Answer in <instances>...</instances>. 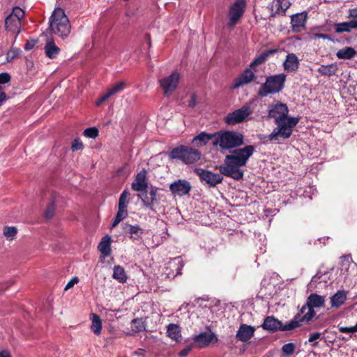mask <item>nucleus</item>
Instances as JSON below:
<instances>
[{"mask_svg":"<svg viewBox=\"0 0 357 357\" xmlns=\"http://www.w3.org/2000/svg\"><path fill=\"white\" fill-rule=\"evenodd\" d=\"M288 114L289 108L285 103L278 102L268 106V117L273 119L276 125L271 133L266 137L270 142L284 140L291 137L294 128L299 122V119Z\"/></svg>","mask_w":357,"mask_h":357,"instance_id":"obj_1","label":"nucleus"},{"mask_svg":"<svg viewBox=\"0 0 357 357\" xmlns=\"http://www.w3.org/2000/svg\"><path fill=\"white\" fill-rule=\"evenodd\" d=\"M10 75L8 73H0V87L2 84L8 83L10 81Z\"/></svg>","mask_w":357,"mask_h":357,"instance_id":"obj_47","label":"nucleus"},{"mask_svg":"<svg viewBox=\"0 0 357 357\" xmlns=\"http://www.w3.org/2000/svg\"><path fill=\"white\" fill-rule=\"evenodd\" d=\"M146 171L143 169L136 176L135 181L131 184V188L137 192H146L148 188L146 181Z\"/></svg>","mask_w":357,"mask_h":357,"instance_id":"obj_17","label":"nucleus"},{"mask_svg":"<svg viewBox=\"0 0 357 357\" xmlns=\"http://www.w3.org/2000/svg\"><path fill=\"white\" fill-rule=\"evenodd\" d=\"M347 298V292L344 290H338L331 297V305L332 308H338L342 306Z\"/></svg>","mask_w":357,"mask_h":357,"instance_id":"obj_21","label":"nucleus"},{"mask_svg":"<svg viewBox=\"0 0 357 357\" xmlns=\"http://www.w3.org/2000/svg\"><path fill=\"white\" fill-rule=\"evenodd\" d=\"M314 38H322V39H328L330 40H333L331 36L324 33H314Z\"/></svg>","mask_w":357,"mask_h":357,"instance_id":"obj_53","label":"nucleus"},{"mask_svg":"<svg viewBox=\"0 0 357 357\" xmlns=\"http://www.w3.org/2000/svg\"><path fill=\"white\" fill-rule=\"evenodd\" d=\"M324 303L325 298L324 296L317 294H311L307 297L305 305L301 307L299 313L296 315L299 316L298 321H299L300 325L310 322L316 314L314 308H320L324 305Z\"/></svg>","mask_w":357,"mask_h":357,"instance_id":"obj_5","label":"nucleus"},{"mask_svg":"<svg viewBox=\"0 0 357 357\" xmlns=\"http://www.w3.org/2000/svg\"><path fill=\"white\" fill-rule=\"evenodd\" d=\"M79 282V279L77 277H73L68 283L66 285L65 287V290H68L69 289H70L71 287H73L75 284H76L77 283H78Z\"/></svg>","mask_w":357,"mask_h":357,"instance_id":"obj_50","label":"nucleus"},{"mask_svg":"<svg viewBox=\"0 0 357 357\" xmlns=\"http://www.w3.org/2000/svg\"><path fill=\"white\" fill-rule=\"evenodd\" d=\"M246 6L245 0H236L229 6L227 26L233 28L242 17Z\"/></svg>","mask_w":357,"mask_h":357,"instance_id":"obj_9","label":"nucleus"},{"mask_svg":"<svg viewBox=\"0 0 357 357\" xmlns=\"http://www.w3.org/2000/svg\"><path fill=\"white\" fill-rule=\"evenodd\" d=\"M54 212V203H51L47 208L45 215L47 218H51Z\"/></svg>","mask_w":357,"mask_h":357,"instance_id":"obj_49","label":"nucleus"},{"mask_svg":"<svg viewBox=\"0 0 357 357\" xmlns=\"http://www.w3.org/2000/svg\"><path fill=\"white\" fill-rule=\"evenodd\" d=\"M195 172L199 176L202 181L205 182L209 187H215L223 180L220 174L213 173L202 168H195Z\"/></svg>","mask_w":357,"mask_h":357,"instance_id":"obj_12","label":"nucleus"},{"mask_svg":"<svg viewBox=\"0 0 357 357\" xmlns=\"http://www.w3.org/2000/svg\"><path fill=\"white\" fill-rule=\"evenodd\" d=\"M354 29L351 23L349 22H344L337 23L335 24V31L337 33H341L343 32H350L351 29Z\"/></svg>","mask_w":357,"mask_h":357,"instance_id":"obj_36","label":"nucleus"},{"mask_svg":"<svg viewBox=\"0 0 357 357\" xmlns=\"http://www.w3.org/2000/svg\"><path fill=\"white\" fill-rule=\"evenodd\" d=\"M3 235L8 240H13L17 233V229L15 227H5L3 231Z\"/></svg>","mask_w":357,"mask_h":357,"instance_id":"obj_40","label":"nucleus"},{"mask_svg":"<svg viewBox=\"0 0 357 357\" xmlns=\"http://www.w3.org/2000/svg\"><path fill=\"white\" fill-rule=\"evenodd\" d=\"M193 340L199 344L201 347H204L208 346L211 343L218 342V338L214 333L209 331L195 335Z\"/></svg>","mask_w":357,"mask_h":357,"instance_id":"obj_16","label":"nucleus"},{"mask_svg":"<svg viewBox=\"0 0 357 357\" xmlns=\"http://www.w3.org/2000/svg\"><path fill=\"white\" fill-rule=\"evenodd\" d=\"M8 97L3 91V87H0V107L6 102Z\"/></svg>","mask_w":357,"mask_h":357,"instance_id":"obj_51","label":"nucleus"},{"mask_svg":"<svg viewBox=\"0 0 357 357\" xmlns=\"http://www.w3.org/2000/svg\"><path fill=\"white\" fill-rule=\"evenodd\" d=\"M48 30L62 39L66 38L71 30L69 19L64 10L61 8H56L52 13L49 20Z\"/></svg>","mask_w":357,"mask_h":357,"instance_id":"obj_4","label":"nucleus"},{"mask_svg":"<svg viewBox=\"0 0 357 357\" xmlns=\"http://www.w3.org/2000/svg\"><path fill=\"white\" fill-rule=\"evenodd\" d=\"M180 79V75L177 72H174L171 75L160 79V85L163 90L164 96H169L178 86Z\"/></svg>","mask_w":357,"mask_h":357,"instance_id":"obj_11","label":"nucleus"},{"mask_svg":"<svg viewBox=\"0 0 357 357\" xmlns=\"http://www.w3.org/2000/svg\"><path fill=\"white\" fill-rule=\"evenodd\" d=\"M286 77L287 76L284 73L268 77L265 83L261 86L258 91L259 96L266 97L269 94L279 93L284 86Z\"/></svg>","mask_w":357,"mask_h":357,"instance_id":"obj_7","label":"nucleus"},{"mask_svg":"<svg viewBox=\"0 0 357 357\" xmlns=\"http://www.w3.org/2000/svg\"><path fill=\"white\" fill-rule=\"evenodd\" d=\"M0 357H10V355L8 351H3L0 352Z\"/></svg>","mask_w":357,"mask_h":357,"instance_id":"obj_59","label":"nucleus"},{"mask_svg":"<svg viewBox=\"0 0 357 357\" xmlns=\"http://www.w3.org/2000/svg\"><path fill=\"white\" fill-rule=\"evenodd\" d=\"M320 276L319 275V274L317 273V275H315L312 278V280H311V282H319V280H320Z\"/></svg>","mask_w":357,"mask_h":357,"instance_id":"obj_58","label":"nucleus"},{"mask_svg":"<svg viewBox=\"0 0 357 357\" xmlns=\"http://www.w3.org/2000/svg\"><path fill=\"white\" fill-rule=\"evenodd\" d=\"M5 27L8 31L19 34L21 29V22L9 15L5 20Z\"/></svg>","mask_w":357,"mask_h":357,"instance_id":"obj_23","label":"nucleus"},{"mask_svg":"<svg viewBox=\"0 0 357 357\" xmlns=\"http://www.w3.org/2000/svg\"><path fill=\"white\" fill-rule=\"evenodd\" d=\"M156 192L157 188H151L149 192L150 197L147 195H146L144 197H142L141 195H139V197H141L145 206L151 208L156 202Z\"/></svg>","mask_w":357,"mask_h":357,"instance_id":"obj_30","label":"nucleus"},{"mask_svg":"<svg viewBox=\"0 0 357 357\" xmlns=\"http://www.w3.org/2000/svg\"><path fill=\"white\" fill-rule=\"evenodd\" d=\"M183 267V261L180 258H174L172 259L167 264V269L175 270L176 273H173V276L181 274V271Z\"/></svg>","mask_w":357,"mask_h":357,"instance_id":"obj_31","label":"nucleus"},{"mask_svg":"<svg viewBox=\"0 0 357 357\" xmlns=\"http://www.w3.org/2000/svg\"><path fill=\"white\" fill-rule=\"evenodd\" d=\"M113 278L120 282H125L127 276L124 268L121 266H115L113 270Z\"/></svg>","mask_w":357,"mask_h":357,"instance_id":"obj_34","label":"nucleus"},{"mask_svg":"<svg viewBox=\"0 0 357 357\" xmlns=\"http://www.w3.org/2000/svg\"><path fill=\"white\" fill-rule=\"evenodd\" d=\"M321 336V333L319 332H315L310 335L308 342H313L314 341L318 340Z\"/></svg>","mask_w":357,"mask_h":357,"instance_id":"obj_52","label":"nucleus"},{"mask_svg":"<svg viewBox=\"0 0 357 357\" xmlns=\"http://www.w3.org/2000/svg\"><path fill=\"white\" fill-rule=\"evenodd\" d=\"M255 331V327L243 324L236 333V338L241 342H247L254 335Z\"/></svg>","mask_w":357,"mask_h":357,"instance_id":"obj_18","label":"nucleus"},{"mask_svg":"<svg viewBox=\"0 0 357 357\" xmlns=\"http://www.w3.org/2000/svg\"><path fill=\"white\" fill-rule=\"evenodd\" d=\"M167 335L175 341H179L181 339L180 327L174 324H170L167 326Z\"/></svg>","mask_w":357,"mask_h":357,"instance_id":"obj_28","label":"nucleus"},{"mask_svg":"<svg viewBox=\"0 0 357 357\" xmlns=\"http://www.w3.org/2000/svg\"><path fill=\"white\" fill-rule=\"evenodd\" d=\"M111 237L106 235L98 244V249L104 257H108L111 254Z\"/></svg>","mask_w":357,"mask_h":357,"instance_id":"obj_25","label":"nucleus"},{"mask_svg":"<svg viewBox=\"0 0 357 357\" xmlns=\"http://www.w3.org/2000/svg\"><path fill=\"white\" fill-rule=\"evenodd\" d=\"M109 97H107V93H105L102 97L96 102V105L100 106L103 102L107 100Z\"/></svg>","mask_w":357,"mask_h":357,"instance_id":"obj_57","label":"nucleus"},{"mask_svg":"<svg viewBox=\"0 0 357 357\" xmlns=\"http://www.w3.org/2000/svg\"><path fill=\"white\" fill-rule=\"evenodd\" d=\"M255 148L253 145H247L243 148H236L227 155L224 164L220 167L221 174L240 180L243 176V171L241 167L246 165L249 158L253 155Z\"/></svg>","mask_w":357,"mask_h":357,"instance_id":"obj_2","label":"nucleus"},{"mask_svg":"<svg viewBox=\"0 0 357 357\" xmlns=\"http://www.w3.org/2000/svg\"><path fill=\"white\" fill-rule=\"evenodd\" d=\"M190 183L185 179H178L169 185V190L174 196L183 197L191 190Z\"/></svg>","mask_w":357,"mask_h":357,"instance_id":"obj_13","label":"nucleus"},{"mask_svg":"<svg viewBox=\"0 0 357 357\" xmlns=\"http://www.w3.org/2000/svg\"><path fill=\"white\" fill-rule=\"evenodd\" d=\"M171 159H179L183 163L190 165L197 162L201 158L199 151L192 147L180 145L173 149L169 153Z\"/></svg>","mask_w":357,"mask_h":357,"instance_id":"obj_6","label":"nucleus"},{"mask_svg":"<svg viewBox=\"0 0 357 357\" xmlns=\"http://www.w3.org/2000/svg\"><path fill=\"white\" fill-rule=\"evenodd\" d=\"M125 231L133 241H139L143 234V229L139 225H125Z\"/></svg>","mask_w":357,"mask_h":357,"instance_id":"obj_22","label":"nucleus"},{"mask_svg":"<svg viewBox=\"0 0 357 357\" xmlns=\"http://www.w3.org/2000/svg\"><path fill=\"white\" fill-rule=\"evenodd\" d=\"M191 351V347L188 346V347H186L185 348H184L183 349H182L179 353H178V356L180 357H185L188 355V354L190 353V351Z\"/></svg>","mask_w":357,"mask_h":357,"instance_id":"obj_54","label":"nucleus"},{"mask_svg":"<svg viewBox=\"0 0 357 357\" xmlns=\"http://www.w3.org/2000/svg\"><path fill=\"white\" fill-rule=\"evenodd\" d=\"M83 148H84L83 143L82 142V141L79 139L76 138L73 141L72 145H71V149L73 151L82 150V149H83Z\"/></svg>","mask_w":357,"mask_h":357,"instance_id":"obj_46","label":"nucleus"},{"mask_svg":"<svg viewBox=\"0 0 357 357\" xmlns=\"http://www.w3.org/2000/svg\"><path fill=\"white\" fill-rule=\"evenodd\" d=\"M35 45V42L33 41H27L26 44L24 45V50L28 51L31 50Z\"/></svg>","mask_w":357,"mask_h":357,"instance_id":"obj_56","label":"nucleus"},{"mask_svg":"<svg viewBox=\"0 0 357 357\" xmlns=\"http://www.w3.org/2000/svg\"><path fill=\"white\" fill-rule=\"evenodd\" d=\"M197 104V98L195 94H192L190 96V100L188 102V106L191 108H194Z\"/></svg>","mask_w":357,"mask_h":357,"instance_id":"obj_55","label":"nucleus"},{"mask_svg":"<svg viewBox=\"0 0 357 357\" xmlns=\"http://www.w3.org/2000/svg\"><path fill=\"white\" fill-rule=\"evenodd\" d=\"M295 351V344L294 343H287L282 346V351L286 356H290L294 354Z\"/></svg>","mask_w":357,"mask_h":357,"instance_id":"obj_42","label":"nucleus"},{"mask_svg":"<svg viewBox=\"0 0 357 357\" xmlns=\"http://www.w3.org/2000/svg\"><path fill=\"white\" fill-rule=\"evenodd\" d=\"M252 112L250 106L244 105L240 109L229 113L225 118V122L228 125H236L245 121Z\"/></svg>","mask_w":357,"mask_h":357,"instance_id":"obj_10","label":"nucleus"},{"mask_svg":"<svg viewBox=\"0 0 357 357\" xmlns=\"http://www.w3.org/2000/svg\"><path fill=\"white\" fill-rule=\"evenodd\" d=\"M356 50L351 47H344L336 52V56L340 59H350L355 56Z\"/></svg>","mask_w":357,"mask_h":357,"instance_id":"obj_27","label":"nucleus"},{"mask_svg":"<svg viewBox=\"0 0 357 357\" xmlns=\"http://www.w3.org/2000/svg\"><path fill=\"white\" fill-rule=\"evenodd\" d=\"M46 56L50 59H55L60 52V49L53 41H49L44 47Z\"/></svg>","mask_w":357,"mask_h":357,"instance_id":"obj_29","label":"nucleus"},{"mask_svg":"<svg viewBox=\"0 0 357 357\" xmlns=\"http://www.w3.org/2000/svg\"><path fill=\"white\" fill-rule=\"evenodd\" d=\"M298 319H299V316H295L293 319L283 324L282 321L274 317L268 316L264 319L261 326L264 330L270 332L292 331L301 326Z\"/></svg>","mask_w":357,"mask_h":357,"instance_id":"obj_8","label":"nucleus"},{"mask_svg":"<svg viewBox=\"0 0 357 357\" xmlns=\"http://www.w3.org/2000/svg\"><path fill=\"white\" fill-rule=\"evenodd\" d=\"M338 66L336 63H331L328 65H321L317 69V72L323 76L331 77L335 75L338 71Z\"/></svg>","mask_w":357,"mask_h":357,"instance_id":"obj_26","label":"nucleus"},{"mask_svg":"<svg viewBox=\"0 0 357 357\" xmlns=\"http://www.w3.org/2000/svg\"><path fill=\"white\" fill-rule=\"evenodd\" d=\"M128 215L127 208L118 207V211L113 220L111 228L115 227L121 221Z\"/></svg>","mask_w":357,"mask_h":357,"instance_id":"obj_37","label":"nucleus"},{"mask_svg":"<svg viewBox=\"0 0 357 357\" xmlns=\"http://www.w3.org/2000/svg\"><path fill=\"white\" fill-rule=\"evenodd\" d=\"M147 42L149 43V45L150 46L151 45V40H150L149 37H147Z\"/></svg>","mask_w":357,"mask_h":357,"instance_id":"obj_60","label":"nucleus"},{"mask_svg":"<svg viewBox=\"0 0 357 357\" xmlns=\"http://www.w3.org/2000/svg\"><path fill=\"white\" fill-rule=\"evenodd\" d=\"M215 138L212 142V146L219 148L222 152L224 151H231L232 149L241 146L244 144V135L234 130H220L215 132Z\"/></svg>","mask_w":357,"mask_h":357,"instance_id":"obj_3","label":"nucleus"},{"mask_svg":"<svg viewBox=\"0 0 357 357\" xmlns=\"http://www.w3.org/2000/svg\"><path fill=\"white\" fill-rule=\"evenodd\" d=\"M255 77V74L251 70V68H247L242 73L234 79L231 85L230 86V89H236L244 85L248 84L252 82Z\"/></svg>","mask_w":357,"mask_h":357,"instance_id":"obj_14","label":"nucleus"},{"mask_svg":"<svg viewBox=\"0 0 357 357\" xmlns=\"http://www.w3.org/2000/svg\"><path fill=\"white\" fill-rule=\"evenodd\" d=\"M84 136L95 139L98 135V130L95 127L88 128L84 131Z\"/></svg>","mask_w":357,"mask_h":357,"instance_id":"obj_43","label":"nucleus"},{"mask_svg":"<svg viewBox=\"0 0 357 357\" xmlns=\"http://www.w3.org/2000/svg\"><path fill=\"white\" fill-rule=\"evenodd\" d=\"M20 53V50L17 47H11L10 50L8 51L6 54V61L10 63L13 59L17 58Z\"/></svg>","mask_w":357,"mask_h":357,"instance_id":"obj_41","label":"nucleus"},{"mask_svg":"<svg viewBox=\"0 0 357 357\" xmlns=\"http://www.w3.org/2000/svg\"><path fill=\"white\" fill-rule=\"evenodd\" d=\"M339 331L344 333H355L357 332V327L356 325L351 327L342 326L339 328Z\"/></svg>","mask_w":357,"mask_h":357,"instance_id":"obj_48","label":"nucleus"},{"mask_svg":"<svg viewBox=\"0 0 357 357\" xmlns=\"http://www.w3.org/2000/svg\"><path fill=\"white\" fill-rule=\"evenodd\" d=\"M127 86L126 81H121L114 86H112L111 88H109L107 92V97H111L114 96L116 93H120L122 91H123Z\"/></svg>","mask_w":357,"mask_h":357,"instance_id":"obj_35","label":"nucleus"},{"mask_svg":"<svg viewBox=\"0 0 357 357\" xmlns=\"http://www.w3.org/2000/svg\"><path fill=\"white\" fill-rule=\"evenodd\" d=\"M130 193L128 190H124L120 195L118 207L127 208L129 202Z\"/></svg>","mask_w":357,"mask_h":357,"instance_id":"obj_39","label":"nucleus"},{"mask_svg":"<svg viewBox=\"0 0 357 357\" xmlns=\"http://www.w3.org/2000/svg\"><path fill=\"white\" fill-rule=\"evenodd\" d=\"M278 49L266 50L258 55L250 64V68L258 66L266 61L271 55L276 54Z\"/></svg>","mask_w":357,"mask_h":357,"instance_id":"obj_24","label":"nucleus"},{"mask_svg":"<svg viewBox=\"0 0 357 357\" xmlns=\"http://www.w3.org/2000/svg\"><path fill=\"white\" fill-rule=\"evenodd\" d=\"M131 328L132 331L139 333L145 331L146 325L142 319H134L131 321Z\"/></svg>","mask_w":357,"mask_h":357,"instance_id":"obj_38","label":"nucleus"},{"mask_svg":"<svg viewBox=\"0 0 357 357\" xmlns=\"http://www.w3.org/2000/svg\"><path fill=\"white\" fill-rule=\"evenodd\" d=\"M284 70L287 73L296 72L299 68V59L294 53H289L282 63Z\"/></svg>","mask_w":357,"mask_h":357,"instance_id":"obj_20","label":"nucleus"},{"mask_svg":"<svg viewBox=\"0 0 357 357\" xmlns=\"http://www.w3.org/2000/svg\"><path fill=\"white\" fill-rule=\"evenodd\" d=\"M307 13L305 11L291 15V28L294 33H300L306 29Z\"/></svg>","mask_w":357,"mask_h":357,"instance_id":"obj_15","label":"nucleus"},{"mask_svg":"<svg viewBox=\"0 0 357 357\" xmlns=\"http://www.w3.org/2000/svg\"><path fill=\"white\" fill-rule=\"evenodd\" d=\"M290 6L291 3L289 0H276L273 5L276 9V13L282 15L284 14Z\"/></svg>","mask_w":357,"mask_h":357,"instance_id":"obj_33","label":"nucleus"},{"mask_svg":"<svg viewBox=\"0 0 357 357\" xmlns=\"http://www.w3.org/2000/svg\"><path fill=\"white\" fill-rule=\"evenodd\" d=\"M91 328L94 334L98 335L101 333L102 330V321L98 315L96 314H91Z\"/></svg>","mask_w":357,"mask_h":357,"instance_id":"obj_32","label":"nucleus"},{"mask_svg":"<svg viewBox=\"0 0 357 357\" xmlns=\"http://www.w3.org/2000/svg\"><path fill=\"white\" fill-rule=\"evenodd\" d=\"M12 17H13L15 19H17L21 22V19L23 18L24 16V12L23 10H22L19 7H15L13 9L12 13L10 14Z\"/></svg>","mask_w":357,"mask_h":357,"instance_id":"obj_44","label":"nucleus"},{"mask_svg":"<svg viewBox=\"0 0 357 357\" xmlns=\"http://www.w3.org/2000/svg\"><path fill=\"white\" fill-rule=\"evenodd\" d=\"M215 132L208 133L206 132H201L199 135L194 137L192 140V144L196 147H202L206 146L211 140L214 142L215 138Z\"/></svg>","mask_w":357,"mask_h":357,"instance_id":"obj_19","label":"nucleus"},{"mask_svg":"<svg viewBox=\"0 0 357 357\" xmlns=\"http://www.w3.org/2000/svg\"><path fill=\"white\" fill-rule=\"evenodd\" d=\"M350 22L354 29H357V8L349 10Z\"/></svg>","mask_w":357,"mask_h":357,"instance_id":"obj_45","label":"nucleus"}]
</instances>
